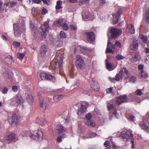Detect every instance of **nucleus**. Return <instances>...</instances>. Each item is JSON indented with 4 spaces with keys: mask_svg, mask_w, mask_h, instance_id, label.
<instances>
[{
    "mask_svg": "<svg viewBox=\"0 0 149 149\" xmlns=\"http://www.w3.org/2000/svg\"><path fill=\"white\" fill-rule=\"evenodd\" d=\"M20 25L18 23L13 24L14 34L16 38L19 37L21 36L22 31L25 32L26 30L25 27V24L24 21H22Z\"/></svg>",
    "mask_w": 149,
    "mask_h": 149,
    "instance_id": "obj_1",
    "label": "nucleus"
},
{
    "mask_svg": "<svg viewBox=\"0 0 149 149\" xmlns=\"http://www.w3.org/2000/svg\"><path fill=\"white\" fill-rule=\"evenodd\" d=\"M63 62L62 57L58 56L56 58H55L51 62L50 68L53 69H55L58 68L60 70H61Z\"/></svg>",
    "mask_w": 149,
    "mask_h": 149,
    "instance_id": "obj_2",
    "label": "nucleus"
},
{
    "mask_svg": "<svg viewBox=\"0 0 149 149\" xmlns=\"http://www.w3.org/2000/svg\"><path fill=\"white\" fill-rule=\"evenodd\" d=\"M49 22L48 21H46L42 25L41 29L42 31L41 32L40 37H39V42H40V40L45 39L46 38L47 36L46 32L48 31L49 28Z\"/></svg>",
    "mask_w": 149,
    "mask_h": 149,
    "instance_id": "obj_3",
    "label": "nucleus"
},
{
    "mask_svg": "<svg viewBox=\"0 0 149 149\" xmlns=\"http://www.w3.org/2000/svg\"><path fill=\"white\" fill-rule=\"evenodd\" d=\"M43 136V133L42 130H38L36 131L31 132L29 136L30 138L38 141L42 139Z\"/></svg>",
    "mask_w": 149,
    "mask_h": 149,
    "instance_id": "obj_4",
    "label": "nucleus"
},
{
    "mask_svg": "<svg viewBox=\"0 0 149 149\" xmlns=\"http://www.w3.org/2000/svg\"><path fill=\"white\" fill-rule=\"evenodd\" d=\"M76 67L79 69H83L85 66L84 60L79 55L76 56V59L75 63Z\"/></svg>",
    "mask_w": 149,
    "mask_h": 149,
    "instance_id": "obj_5",
    "label": "nucleus"
},
{
    "mask_svg": "<svg viewBox=\"0 0 149 149\" xmlns=\"http://www.w3.org/2000/svg\"><path fill=\"white\" fill-rule=\"evenodd\" d=\"M85 36L88 42L92 43L94 42L95 40V35L93 32H86L84 33Z\"/></svg>",
    "mask_w": 149,
    "mask_h": 149,
    "instance_id": "obj_6",
    "label": "nucleus"
},
{
    "mask_svg": "<svg viewBox=\"0 0 149 149\" xmlns=\"http://www.w3.org/2000/svg\"><path fill=\"white\" fill-rule=\"evenodd\" d=\"M40 77L42 80L46 79L54 82L56 81L55 77L52 75L46 72H41Z\"/></svg>",
    "mask_w": 149,
    "mask_h": 149,
    "instance_id": "obj_7",
    "label": "nucleus"
},
{
    "mask_svg": "<svg viewBox=\"0 0 149 149\" xmlns=\"http://www.w3.org/2000/svg\"><path fill=\"white\" fill-rule=\"evenodd\" d=\"M86 118L85 120V123L86 125L90 127H94L95 125V123L93 120H91L92 115L90 113L87 114L85 116Z\"/></svg>",
    "mask_w": 149,
    "mask_h": 149,
    "instance_id": "obj_8",
    "label": "nucleus"
},
{
    "mask_svg": "<svg viewBox=\"0 0 149 149\" xmlns=\"http://www.w3.org/2000/svg\"><path fill=\"white\" fill-rule=\"evenodd\" d=\"M10 104L13 106H17L21 103L22 101V98L20 96H17L13 97L11 100Z\"/></svg>",
    "mask_w": 149,
    "mask_h": 149,
    "instance_id": "obj_9",
    "label": "nucleus"
},
{
    "mask_svg": "<svg viewBox=\"0 0 149 149\" xmlns=\"http://www.w3.org/2000/svg\"><path fill=\"white\" fill-rule=\"evenodd\" d=\"M122 32L121 29L116 28L112 27L110 29V32L112 38H116L120 35Z\"/></svg>",
    "mask_w": 149,
    "mask_h": 149,
    "instance_id": "obj_10",
    "label": "nucleus"
},
{
    "mask_svg": "<svg viewBox=\"0 0 149 149\" xmlns=\"http://www.w3.org/2000/svg\"><path fill=\"white\" fill-rule=\"evenodd\" d=\"M79 104L81 105V107L78 109L77 113L79 115H81L85 111L88 107V104L87 102H84Z\"/></svg>",
    "mask_w": 149,
    "mask_h": 149,
    "instance_id": "obj_11",
    "label": "nucleus"
},
{
    "mask_svg": "<svg viewBox=\"0 0 149 149\" xmlns=\"http://www.w3.org/2000/svg\"><path fill=\"white\" fill-rule=\"evenodd\" d=\"M122 11V9H120L116 14H112L114 24H116L118 22L119 19L120 17V15Z\"/></svg>",
    "mask_w": 149,
    "mask_h": 149,
    "instance_id": "obj_12",
    "label": "nucleus"
},
{
    "mask_svg": "<svg viewBox=\"0 0 149 149\" xmlns=\"http://www.w3.org/2000/svg\"><path fill=\"white\" fill-rule=\"evenodd\" d=\"M127 99V97L126 95H120L116 98V104L119 105L121 103L125 102Z\"/></svg>",
    "mask_w": 149,
    "mask_h": 149,
    "instance_id": "obj_13",
    "label": "nucleus"
},
{
    "mask_svg": "<svg viewBox=\"0 0 149 149\" xmlns=\"http://www.w3.org/2000/svg\"><path fill=\"white\" fill-rule=\"evenodd\" d=\"M115 46L108 41L107 45V47L106 51V53H112L115 49Z\"/></svg>",
    "mask_w": 149,
    "mask_h": 149,
    "instance_id": "obj_14",
    "label": "nucleus"
},
{
    "mask_svg": "<svg viewBox=\"0 0 149 149\" xmlns=\"http://www.w3.org/2000/svg\"><path fill=\"white\" fill-rule=\"evenodd\" d=\"M107 107L108 111H109L112 110H113V111L112 113L115 116H117V112L116 109L115 105L110 103L108 102H107Z\"/></svg>",
    "mask_w": 149,
    "mask_h": 149,
    "instance_id": "obj_15",
    "label": "nucleus"
},
{
    "mask_svg": "<svg viewBox=\"0 0 149 149\" xmlns=\"http://www.w3.org/2000/svg\"><path fill=\"white\" fill-rule=\"evenodd\" d=\"M120 72L122 78L127 79L129 78V72L126 68L124 67L122 68L120 70Z\"/></svg>",
    "mask_w": 149,
    "mask_h": 149,
    "instance_id": "obj_16",
    "label": "nucleus"
},
{
    "mask_svg": "<svg viewBox=\"0 0 149 149\" xmlns=\"http://www.w3.org/2000/svg\"><path fill=\"white\" fill-rule=\"evenodd\" d=\"M141 59V55L140 54L137 52H135L134 56L132 57L130 59V61L132 63H135L139 61Z\"/></svg>",
    "mask_w": 149,
    "mask_h": 149,
    "instance_id": "obj_17",
    "label": "nucleus"
},
{
    "mask_svg": "<svg viewBox=\"0 0 149 149\" xmlns=\"http://www.w3.org/2000/svg\"><path fill=\"white\" fill-rule=\"evenodd\" d=\"M19 121L18 117L15 114H14L12 117V118L9 121L11 125L14 126L16 125L17 123Z\"/></svg>",
    "mask_w": 149,
    "mask_h": 149,
    "instance_id": "obj_18",
    "label": "nucleus"
},
{
    "mask_svg": "<svg viewBox=\"0 0 149 149\" xmlns=\"http://www.w3.org/2000/svg\"><path fill=\"white\" fill-rule=\"evenodd\" d=\"M139 45V42L138 40H134L132 44L130 46V49L133 51H136L138 48Z\"/></svg>",
    "mask_w": 149,
    "mask_h": 149,
    "instance_id": "obj_19",
    "label": "nucleus"
},
{
    "mask_svg": "<svg viewBox=\"0 0 149 149\" xmlns=\"http://www.w3.org/2000/svg\"><path fill=\"white\" fill-rule=\"evenodd\" d=\"M47 51V48L45 45H43L41 46L40 50V53L39 55L42 57L44 56Z\"/></svg>",
    "mask_w": 149,
    "mask_h": 149,
    "instance_id": "obj_20",
    "label": "nucleus"
},
{
    "mask_svg": "<svg viewBox=\"0 0 149 149\" xmlns=\"http://www.w3.org/2000/svg\"><path fill=\"white\" fill-rule=\"evenodd\" d=\"M15 135L14 134L10 132L7 134L5 137V139L7 141H10L15 139Z\"/></svg>",
    "mask_w": 149,
    "mask_h": 149,
    "instance_id": "obj_21",
    "label": "nucleus"
},
{
    "mask_svg": "<svg viewBox=\"0 0 149 149\" xmlns=\"http://www.w3.org/2000/svg\"><path fill=\"white\" fill-rule=\"evenodd\" d=\"M40 106L41 108V109L42 111H44L46 109L47 104L45 102V101L43 100H41L40 98Z\"/></svg>",
    "mask_w": 149,
    "mask_h": 149,
    "instance_id": "obj_22",
    "label": "nucleus"
},
{
    "mask_svg": "<svg viewBox=\"0 0 149 149\" xmlns=\"http://www.w3.org/2000/svg\"><path fill=\"white\" fill-rule=\"evenodd\" d=\"M123 137L124 139H128L131 138L132 137V131L130 130L127 131L125 134L123 135Z\"/></svg>",
    "mask_w": 149,
    "mask_h": 149,
    "instance_id": "obj_23",
    "label": "nucleus"
},
{
    "mask_svg": "<svg viewBox=\"0 0 149 149\" xmlns=\"http://www.w3.org/2000/svg\"><path fill=\"white\" fill-rule=\"evenodd\" d=\"M39 34V33L38 29H35L33 34V39L34 40H36L37 42H39V37H38Z\"/></svg>",
    "mask_w": 149,
    "mask_h": 149,
    "instance_id": "obj_24",
    "label": "nucleus"
},
{
    "mask_svg": "<svg viewBox=\"0 0 149 149\" xmlns=\"http://www.w3.org/2000/svg\"><path fill=\"white\" fill-rule=\"evenodd\" d=\"M26 99L29 104L30 105H31L34 101L33 96L31 94H27L26 95Z\"/></svg>",
    "mask_w": 149,
    "mask_h": 149,
    "instance_id": "obj_25",
    "label": "nucleus"
},
{
    "mask_svg": "<svg viewBox=\"0 0 149 149\" xmlns=\"http://www.w3.org/2000/svg\"><path fill=\"white\" fill-rule=\"evenodd\" d=\"M3 74L5 77L8 79H12L13 74L11 72L6 71Z\"/></svg>",
    "mask_w": 149,
    "mask_h": 149,
    "instance_id": "obj_26",
    "label": "nucleus"
},
{
    "mask_svg": "<svg viewBox=\"0 0 149 149\" xmlns=\"http://www.w3.org/2000/svg\"><path fill=\"white\" fill-rule=\"evenodd\" d=\"M127 29H129V32L131 34H134L135 32L134 28V26L132 24H128L127 25Z\"/></svg>",
    "mask_w": 149,
    "mask_h": 149,
    "instance_id": "obj_27",
    "label": "nucleus"
},
{
    "mask_svg": "<svg viewBox=\"0 0 149 149\" xmlns=\"http://www.w3.org/2000/svg\"><path fill=\"white\" fill-rule=\"evenodd\" d=\"M63 97V95H58L54 96L53 97V99L55 102H58L61 100Z\"/></svg>",
    "mask_w": 149,
    "mask_h": 149,
    "instance_id": "obj_28",
    "label": "nucleus"
},
{
    "mask_svg": "<svg viewBox=\"0 0 149 149\" xmlns=\"http://www.w3.org/2000/svg\"><path fill=\"white\" fill-rule=\"evenodd\" d=\"M139 38L141 40L142 42L144 43L147 42L148 38L147 36H144L142 34H140L139 36Z\"/></svg>",
    "mask_w": 149,
    "mask_h": 149,
    "instance_id": "obj_29",
    "label": "nucleus"
},
{
    "mask_svg": "<svg viewBox=\"0 0 149 149\" xmlns=\"http://www.w3.org/2000/svg\"><path fill=\"white\" fill-rule=\"evenodd\" d=\"M91 86L92 89L95 91H97L99 89V85L94 82L93 83L91 84Z\"/></svg>",
    "mask_w": 149,
    "mask_h": 149,
    "instance_id": "obj_30",
    "label": "nucleus"
},
{
    "mask_svg": "<svg viewBox=\"0 0 149 149\" xmlns=\"http://www.w3.org/2000/svg\"><path fill=\"white\" fill-rule=\"evenodd\" d=\"M56 130L58 131V133L59 134H60L64 131V127L61 125H58Z\"/></svg>",
    "mask_w": 149,
    "mask_h": 149,
    "instance_id": "obj_31",
    "label": "nucleus"
},
{
    "mask_svg": "<svg viewBox=\"0 0 149 149\" xmlns=\"http://www.w3.org/2000/svg\"><path fill=\"white\" fill-rule=\"evenodd\" d=\"M139 125L141 129L143 130H147L148 129V127L146 126V123L143 122H141L139 124Z\"/></svg>",
    "mask_w": 149,
    "mask_h": 149,
    "instance_id": "obj_32",
    "label": "nucleus"
},
{
    "mask_svg": "<svg viewBox=\"0 0 149 149\" xmlns=\"http://www.w3.org/2000/svg\"><path fill=\"white\" fill-rule=\"evenodd\" d=\"M17 4V2L12 1L9 2L7 4V6L9 8H12L15 6Z\"/></svg>",
    "mask_w": 149,
    "mask_h": 149,
    "instance_id": "obj_33",
    "label": "nucleus"
},
{
    "mask_svg": "<svg viewBox=\"0 0 149 149\" xmlns=\"http://www.w3.org/2000/svg\"><path fill=\"white\" fill-rule=\"evenodd\" d=\"M62 2L61 1L58 0L56 2V4L55 8L56 10L60 9L62 8Z\"/></svg>",
    "mask_w": 149,
    "mask_h": 149,
    "instance_id": "obj_34",
    "label": "nucleus"
},
{
    "mask_svg": "<svg viewBox=\"0 0 149 149\" xmlns=\"http://www.w3.org/2000/svg\"><path fill=\"white\" fill-rule=\"evenodd\" d=\"M82 16L83 18H84L86 19L90 17V14L88 12H86L83 11V14L82 15Z\"/></svg>",
    "mask_w": 149,
    "mask_h": 149,
    "instance_id": "obj_35",
    "label": "nucleus"
},
{
    "mask_svg": "<svg viewBox=\"0 0 149 149\" xmlns=\"http://www.w3.org/2000/svg\"><path fill=\"white\" fill-rule=\"evenodd\" d=\"M122 76L121 74V73H120V72L117 74H116L115 77V79L116 81H119L120 79H122Z\"/></svg>",
    "mask_w": 149,
    "mask_h": 149,
    "instance_id": "obj_36",
    "label": "nucleus"
},
{
    "mask_svg": "<svg viewBox=\"0 0 149 149\" xmlns=\"http://www.w3.org/2000/svg\"><path fill=\"white\" fill-rule=\"evenodd\" d=\"M24 54L23 53L18 52L17 54V57L20 60H22L24 58Z\"/></svg>",
    "mask_w": 149,
    "mask_h": 149,
    "instance_id": "obj_37",
    "label": "nucleus"
},
{
    "mask_svg": "<svg viewBox=\"0 0 149 149\" xmlns=\"http://www.w3.org/2000/svg\"><path fill=\"white\" fill-rule=\"evenodd\" d=\"M141 77L146 78L148 77V74L146 72L143 70H142L141 73Z\"/></svg>",
    "mask_w": 149,
    "mask_h": 149,
    "instance_id": "obj_38",
    "label": "nucleus"
},
{
    "mask_svg": "<svg viewBox=\"0 0 149 149\" xmlns=\"http://www.w3.org/2000/svg\"><path fill=\"white\" fill-rule=\"evenodd\" d=\"M60 36L61 38H66L67 37L66 33L63 31H61L60 33Z\"/></svg>",
    "mask_w": 149,
    "mask_h": 149,
    "instance_id": "obj_39",
    "label": "nucleus"
},
{
    "mask_svg": "<svg viewBox=\"0 0 149 149\" xmlns=\"http://www.w3.org/2000/svg\"><path fill=\"white\" fill-rule=\"evenodd\" d=\"M106 65L107 69H108L109 70L111 71L113 70L111 69L112 67V66L111 64L110 63H107L106 62Z\"/></svg>",
    "mask_w": 149,
    "mask_h": 149,
    "instance_id": "obj_40",
    "label": "nucleus"
},
{
    "mask_svg": "<svg viewBox=\"0 0 149 149\" xmlns=\"http://www.w3.org/2000/svg\"><path fill=\"white\" fill-rule=\"evenodd\" d=\"M116 57V59L118 61L124 59L125 58V57L120 54H117Z\"/></svg>",
    "mask_w": 149,
    "mask_h": 149,
    "instance_id": "obj_41",
    "label": "nucleus"
},
{
    "mask_svg": "<svg viewBox=\"0 0 149 149\" xmlns=\"http://www.w3.org/2000/svg\"><path fill=\"white\" fill-rule=\"evenodd\" d=\"M20 43L19 42L14 41L13 42V45L15 47H18L20 46Z\"/></svg>",
    "mask_w": 149,
    "mask_h": 149,
    "instance_id": "obj_42",
    "label": "nucleus"
},
{
    "mask_svg": "<svg viewBox=\"0 0 149 149\" xmlns=\"http://www.w3.org/2000/svg\"><path fill=\"white\" fill-rule=\"evenodd\" d=\"M146 22L147 23H149V10H148L146 13Z\"/></svg>",
    "mask_w": 149,
    "mask_h": 149,
    "instance_id": "obj_43",
    "label": "nucleus"
},
{
    "mask_svg": "<svg viewBox=\"0 0 149 149\" xmlns=\"http://www.w3.org/2000/svg\"><path fill=\"white\" fill-rule=\"evenodd\" d=\"M4 5L2 1H0V13L2 12L4 10Z\"/></svg>",
    "mask_w": 149,
    "mask_h": 149,
    "instance_id": "obj_44",
    "label": "nucleus"
},
{
    "mask_svg": "<svg viewBox=\"0 0 149 149\" xmlns=\"http://www.w3.org/2000/svg\"><path fill=\"white\" fill-rule=\"evenodd\" d=\"M6 61H10V63H12L13 61V57L11 56H8L6 58Z\"/></svg>",
    "mask_w": 149,
    "mask_h": 149,
    "instance_id": "obj_45",
    "label": "nucleus"
},
{
    "mask_svg": "<svg viewBox=\"0 0 149 149\" xmlns=\"http://www.w3.org/2000/svg\"><path fill=\"white\" fill-rule=\"evenodd\" d=\"M8 90V89L7 87H4L2 90L1 92L3 94H6L7 93Z\"/></svg>",
    "mask_w": 149,
    "mask_h": 149,
    "instance_id": "obj_46",
    "label": "nucleus"
},
{
    "mask_svg": "<svg viewBox=\"0 0 149 149\" xmlns=\"http://www.w3.org/2000/svg\"><path fill=\"white\" fill-rule=\"evenodd\" d=\"M136 95L141 96L142 94V92L140 89H137L135 92Z\"/></svg>",
    "mask_w": 149,
    "mask_h": 149,
    "instance_id": "obj_47",
    "label": "nucleus"
},
{
    "mask_svg": "<svg viewBox=\"0 0 149 149\" xmlns=\"http://www.w3.org/2000/svg\"><path fill=\"white\" fill-rule=\"evenodd\" d=\"M81 49L86 52L88 53L91 51V50L90 49L88 48L85 47H83L81 48Z\"/></svg>",
    "mask_w": 149,
    "mask_h": 149,
    "instance_id": "obj_48",
    "label": "nucleus"
},
{
    "mask_svg": "<svg viewBox=\"0 0 149 149\" xmlns=\"http://www.w3.org/2000/svg\"><path fill=\"white\" fill-rule=\"evenodd\" d=\"M99 5L100 6H102L105 4L107 1L106 0H99Z\"/></svg>",
    "mask_w": 149,
    "mask_h": 149,
    "instance_id": "obj_49",
    "label": "nucleus"
},
{
    "mask_svg": "<svg viewBox=\"0 0 149 149\" xmlns=\"http://www.w3.org/2000/svg\"><path fill=\"white\" fill-rule=\"evenodd\" d=\"M12 90L14 92L17 91L18 90V87L17 86L13 85L12 87Z\"/></svg>",
    "mask_w": 149,
    "mask_h": 149,
    "instance_id": "obj_50",
    "label": "nucleus"
},
{
    "mask_svg": "<svg viewBox=\"0 0 149 149\" xmlns=\"http://www.w3.org/2000/svg\"><path fill=\"white\" fill-rule=\"evenodd\" d=\"M64 30H67L68 29V24H64L62 26Z\"/></svg>",
    "mask_w": 149,
    "mask_h": 149,
    "instance_id": "obj_51",
    "label": "nucleus"
},
{
    "mask_svg": "<svg viewBox=\"0 0 149 149\" xmlns=\"http://www.w3.org/2000/svg\"><path fill=\"white\" fill-rule=\"evenodd\" d=\"M70 28L72 30L76 31L77 30V27L74 25H70Z\"/></svg>",
    "mask_w": 149,
    "mask_h": 149,
    "instance_id": "obj_52",
    "label": "nucleus"
},
{
    "mask_svg": "<svg viewBox=\"0 0 149 149\" xmlns=\"http://www.w3.org/2000/svg\"><path fill=\"white\" fill-rule=\"evenodd\" d=\"M57 24L59 26H63L64 24L63 22V19H61L58 20L57 22Z\"/></svg>",
    "mask_w": 149,
    "mask_h": 149,
    "instance_id": "obj_53",
    "label": "nucleus"
},
{
    "mask_svg": "<svg viewBox=\"0 0 149 149\" xmlns=\"http://www.w3.org/2000/svg\"><path fill=\"white\" fill-rule=\"evenodd\" d=\"M130 80L131 81L134 83L136 81V78L134 77H132L130 78Z\"/></svg>",
    "mask_w": 149,
    "mask_h": 149,
    "instance_id": "obj_54",
    "label": "nucleus"
},
{
    "mask_svg": "<svg viewBox=\"0 0 149 149\" xmlns=\"http://www.w3.org/2000/svg\"><path fill=\"white\" fill-rule=\"evenodd\" d=\"M138 69L139 70H143V65H139L138 66Z\"/></svg>",
    "mask_w": 149,
    "mask_h": 149,
    "instance_id": "obj_55",
    "label": "nucleus"
},
{
    "mask_svg": "<svg viewBox=\"0 0 149 149\" xmlns=\"http://www.w3.org/2000/svg\"><path fill=\"white\" fill-rule=\"evenodd\" d=\"M47 12V10L45 8L43 9L41 11V13L42 14L45 15Z\"/></svg>",
    "mask_w": 149,
    "mask_h": 149,
    "instance_id": "obj_56",
    "label": "nucleus"
},
{
    "mask_svg": "<svg viewBox=\"0 0 149 149\" xmlns=\"http://www.w3.org/2000/svg\"><path fill=\"white\" fill-rule=\"evenodd\" d=\"M115 44L118 47H121V45L119 42L116 41Z\"/></svg>",
    "mask_w": 149,
    "mask_h": 149,
    "instance_id": "obj_57",
    "label": "nucleus"
},
{
    "mask_svg": "<svg viewBox=\"0 0 149 149\" xmlns=\"http://www.w3.org/2000/svg\"><path fill=\"white\" fill-rule=\"evenodd\" d=\"M112 90V88H107L106 90L107 93H110Z\"/></svg>",
    "mask_w": 149,
    "mask_h": 149,
    "instance_id": "obj_58",
    "label": "nucleus"
},
{
    "mask_svg": "<svg viewBox=\"0 0 149 149\" xmlns=\"http://www.w3.org/2000/svg\"><path fill=\"white\" fill-rule=\"evenodd\" d=\"M57 142L58 143H60L62 141L61 137L60 136L58 137L56 139Z\"/></svg>",
    "mask_w": 149,
    "mask_h": 149,
    "instance_id": "obj_59",
    "label": "nucleus"
},
{
    "mask_svg": "<svg viewBox=\"0 0 149 149\" xmlns=\"http://www.w3.org/2000/svg\"><path fill=\"white\" fill-rule=\"evenodd\" d=\"M109 144V142L108 141H106L104 143V145L106 147H107Z\"/></svg>",
    "mask_w": 149,
    "mask_h": 149,
    "instance_id": "obj_60",
    "label": "nucleus"
},
{
    "mask_svg": "<svg viewBox=\"0 0 149 149\" xmlns=\"http://www.w3.org/2000/svg\"><path fill=\"white\" fill-rule=\"evenodd\" d=\"M109 80L111 81V82H113V83H115V81H116V80L115 79V77L114 78H112L111 77H109Z\"/></svg>",
    "mask_w": 149,
    "mask_h": 149,
    "instance_id": "obj_61",
    "label": "nucleus"
},
{
    "mask_svg": "<svg viewBox=\"0 0 149 149\" xmlns=\"http://www.w3.org/2000/svg\"><path fill=\"white\" fill-rule=\"evenodd\" d=\"M70 75L71 77H72L74 76L73 69H72L70 72Z\"/></svg>",
    "mask_w": 149,
    "mask_h": 149,
    "instance_id": "obj_62",
    "label": "nucleus"
},
{
    "mask_svg": "<svg viewBox=\"0 0 149 149\" xmlns=\"http://www.w3.org/2000/svg\"><path fill=\"white\" fill-rule=\"evenodd\" d=\"M33 2L37 4H39L41 3V0H32Z\"/></svg>",
    "mask_w": 149,
    "mask_h": 149,
    "instance_id": "obj_63",
    "label": "nucleus"
},
{
    "mask_svg": "<svg viewBox=\"0 0 149 149\" xmlns=\"http://www.w3.org/2000/svg\"><path fill=\"white\" fill-rule=\"evenodd\" d=\"M34 26L32 23H30V28L31 29L33 30L34 28Z\"/></svg>",
    "mask_w": 149,
    "mask_h": 149,
    "instance_id": "obj_64",
    "label": "nucleus"
}]
</instances>
